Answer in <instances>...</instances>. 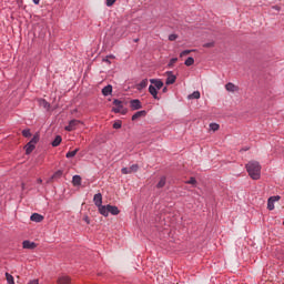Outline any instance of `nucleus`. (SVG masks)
Instances as JSON below:
<instances>
[{
    "label": "nucleus",
    "instance_id": "obj_10",
    "mask_svg": "<svg viewBox=\"0 0 284 284\" xmlns=\"http://www.w3.org/2000/svg\"><path fill=\"white\" fill-rule=\"evenodd\" d=\"M23 250H34L37 247V243L30 242L29 240H24L22 242Z\"/></svg>",
    "mask_w": 284,
    "mask_h": 284
},
{
    "label": "nucleus",
    "instance_id": "obj_19",
    "mask_svg": "<svg viewBox=\"0 0 284 284\" xmlns=\"http://www.w3.org/2000/svg\"><path fill=\"white\" fill-rule=\"evenodd\" d=\"M58 284H70V276L62 275L58 278Z\"/></svg>",
    "mask_w": 284,
    "mask_h": 284
},
{
    "label": "nucleus",
    "instance_id": "obj_9",
    "mask_svg": "<svg viewBox=\"0 0 284 284\" xmlns=\"http://www.w3.org/2000/svg\"><path fill=\"white\" fill-rule=\"evenodd\" d=\"M93 203L97 207H101V205H103V195L101 193H97L93 196Z\"/></svg>",
    "mask_w": 284,
    "mask_h": 284
},
{
    "label": "nucleus",
    "instance_id": "obj_32",
    "mask_svg": "<svg viewBox=\"0 0 284 284\" xmlns=\"http://www.w3.org/2000/svg\"><path fill=\"white\" fill-rule=\"evenodd\" d=\"M114 3H116V0H106L105 1L106 8H112V6H114Z\"/></svg>",
    "mask_w": 284,
    "mask_h": 284
},
{
    "label": "nucleus",
    "instance_id": "obj_12",
    "mask_svg": "<svg viewBox=\"0 0 284 284\" xmlns=\"http://www.w3.org/2000/svg\"><path fill=\"white\" fill-rule=\"evenodd\" d=\"M98 210L102 216H110L108 204L98 206Z\"/></svg>",
    "mask_w": 284,
    "mask_h": 284
},
{
    "label": "nucleus",
    "instance_id": "obj_20",
    "mask_svg": "<svg viewBox=\"0 0 284 284\" xmlns=\"http://www.w3.org/2000/svg\"><path fill=\"white\" fill-rule=\"evenodd\" d=\"M78 152H79V149H75V150H73V151H69V152L65 154V156H67V159H74V156H77Z\"/></svg>",
    "mask_w": 284,
    "mask_h": 284
},
{
    "label": "nucleus",
    "instance_id": "obj_14",
    "mask_svg": "<svg viewBox=\"0 0 284 284\" xmlns=\"http://www.w3.org/2000/svg\"><path fill=\"white\" fill-rule=\"evenodd\" d=\"M30 221H33V223H41V221H43V215H41L39 213H33L30 216Z\"/></svg>",
    "mask_w": 284,
    "mask_h": 284
},
{
    "label": "nucleus",
    "instance_id": "obj_33",
    "mask_svg": "<svg viewBox=\"0 0 284 284\" xmlns=\"http://www.w3.org/2000/svg\"><path fill=\"white\" fill-rule=\"evenodd\" d=\"M176 61H179V58H172L169 62V68H172V65H174V63H176Z\"/></svg>",
    "mask_w": 284,
    "mask_h": 284
},
{
    "label": "nucleus",
    "instance_id": "obj_44",
    "mask_svg": "<svg viewBox=\"0 0 284 284\" xmlns=\"http://www.w3.org/2000/svg\"><path fill=\"white\" fill-rule=\"evenodd\" d=\"M37 183H43V180H42L41 178H39V179L37 180Z\"/></svg>",
    "mask_w": 284,
    "mask_h": 284
},
{
    "label": "nucleus",
    "instance_id": "obj_7",
    "mask_svg": "<svg viewBox=\"0 0 284 284\" xmlns=\"http://www.w3.org/2000/svg\"><path fill=\"white\" fill-rule=\"evenodd\" d=\"M166 75H168V78H166L165 84L174 85V83H176V75H174V73L172 71H168Z\"/></svg>",
    "mask_w": 284,
    "mask_h": 284
},
{
    "label": "nucleus",
    "instance_id": "obj_15",
    "mask_svg": "<svg viewBox=\"0 0 284 284\" xmlns=\"http://www.w3.org/2000/svg\"><path fill=\"white\" fill-rule=\"evenodd\" d=\"M148 112L145 110L138 111L132 115V121H136L138 119H141V116H145Z\"/></svg>",
    "mask_w": 284,
    "mask_h": 284
},
{
    "label": "nucleus",
    "instance_id": "obj_5",
    "mask_svg": "<svg viewBox=\"0 0 284 284\" xmlns=\"http://www.w3.org/2000/svg\"><path fill=\"white\" fill-rule=\"evenodd\" d=\"M81 123L80 120H71L69 124L64 128L67 132H74L77 130L78 125Z\"/></svg>",
    "mask_w": 284,
    "mask_h": 284
},
{
    "label": "nucleus",
    "instance_id": "obj_37",
    "mask_svg": "<svg viewBox=\"0 0 284 284\" xmlns=\"http://www.w3.org/2000/svg\"><path fill=\"white\" fill-rule=\"evenodd\" d=\"M176 39H179V36L172 33L169 36V41H176Z\"/></svg>",
    "mask_w": 284,
    "mask_h": 284
},
{
    "label": "nucleus",
    "instance_id": "obj_11",
    "mask_svg": "<svg viewBox=\"0 0 284 284\" xmlns=\"http://www.w3.org/2000/svg\"><path fill=\"white\" fill-rule=\"evenodd\" d=\"M108 207H109V214H112V216H119V214L121 213L118 206L108 204Z\"/></svg>",
    "mask_w": 284,
    "mask_h": 284
},
{
    "label": "nucleus",
    "instance_id": "obj_6",
    "mask_svg": "<svg viewBox=\"0 0 284 284\" xmlns=\"http://www.w3.org/2000/svg\"><path fill=\"white\" fill-rule=\"evenodd\" d=\"M281 201V196L280 195H275V196H271L267 200V210H270V212H272V210H274V204Z\"/></svg>",
    "mask_w": 284,
    "mask_h": 284
},
{
    "label": "nucleus",
    "instance_id": "obj_42",
    "mask_svg": "<svg viewBox=\"0 0 284 284\" xmlns=\"http://www.w3.org/2000/svg\"><path fill=\"white\" fill-rule=\"evenodd\" d=\"M273 9H274V10H277V12H278V10H281V7L274 6Z\"/></svg>",
    "mask_w": 284,
    "mask_h": 284
},
{
    "label": "nucleus",
    "instance_id": "obj_23",
    "mask_svg": "<svg viewBox=\"0 0 284 284\" xmlns=\"http://www.w3.org/2000/svg\"><path fill=\"white\" fill-rule=\"evenodd\" d=\"M148 88V79L142 80L139 84H138V90H143Z\"/></svg>",
    "mask_w": 284,
    "mask_h": 284
},
{
    "label": "nucleus",
    "instance_id": "obj_18",
    "mask_svg": "<svg viewBox=\"0 0 284 284\" xmlns=\"http://www.w3.org/2000/svg\"><path fill=\"white\" fill-rule=\"evenodd\" d=\"M62 141H63V139L61 138V135H57L51 143L52 148H59V145H61Z\"/></svg>",
    "mask_w": 284,
    "mask_h": 284
},
{
    "label": "nucleus",
    "instance_id": "obj_41",
    "mask_svg": "<svg viewBox=\"0 0 284 284\" xmlns=\"http://www.w3.org/2000/svg\"><path fill=\"white\" fill-rule=\"evenodd\" d=\"M34 6H39V3H41V0H32Z\"/></svg>",
    "mask_w": 284,
    "mask_h": 284
},
{
    "label": "nucleus",
    "instance_id": "obj_25",
    "mask_svg": "<svg viewBox=\"0 0 284 284\" xmlns=\"http://www.w3.org/2000/svg\"><path fill=\"white\" fill-rule=\"evenodd\" d=\"M72 183H73V185H81V178H80V175H73Z\"/></svg>",
    "mask_w": 284,
    "mask_h": 284
},
{
    "label": "nucleus",
    "instance_id": "obj_35",
    "mask_svg": "<svg viewBox=\"0 0 284 284\" xmlns=\"http://www.w3.org/2000/svg\"><path fill=\"white\" fill-rule=\"evenodd\" d=\"M186 183H187L189 185H196V179H195V178H190V180L186 181Z\"/></svg>",
    "mask_w": 284,
    "mask_h": 284
},
{
    "label": "nucleus",
    "instance_id": "obj_40",
    "mask_svg": "<svg viewBox=\"0 0 284 284\" xmlns=\"http://www.w3.org/2000/svg\"><path fill=\"white\" fill-rule=\"evenodd\" d=\"M28 284H39V280H32Z\"/></svg>",
    "mask_w": 284,
    "mask_h": 284
},
{
    "label": "nucleus",
    "instance_id": "obj_46",
    "mask_svg": "<svg viewBox=\"0 0 284 284\" xmlns=\"http://www.w3.org/2000/svg\"><path fill=\"white\" fill-rule=\"evenodd\" d=\"M162 92H168V87H164V88L162 89Z\"/></svg>",
    "mask_w": 284,
    "mask_h": 284
},
{
    "label": "nucleus",
    "instance_id": "obj_17",
    "mask_svg": "<svg viewBox=\"0 0 284 284\" xmlns=\"http://www.w3.org/2000/svg\"><path fill=\"white\" fill-rule=\"evenodd\" d=\"M102 94L103 97H110V94H112V85L108 84L106 87H104L102 89Z\"/></svg>",
    "mask_w": 284,
    "mask_h": 284
},
{
    "label": "nucleus",
    "instance_id": "obj_30",
    "mask_svg": "<svg viewBox=\"0 0 284 284\" xmlns=\"http://www.w3.org/2000/svg\"><path fill=\"white\" fill-rule=\"evenodd\" d=\"M61 176H63V171L59 170L53 173L52 179H61Z\"/></svg>",
    "mask_w": 284,
    "mask_h": 284
},
{
    "label": "nucleus",
    "instance_id": "obj_27",
    "mask_svg": "<svg viewBox=\"0 0 284 284\" xmlns=\"http://www.w3.org/2000/svg\"><path fill=\"white\" fill-rule=\"evenodd\" d=\"M122 125H123V122H121V120H118L113 123V129L121 130Z\"/></svg>",
    "mask_w": 284,
    "mask_h": 284
},
{
    "label": "nucleus",
    "instance_id": "obj_43",
    "mask_svg": "<svg viewBox=\"0 0 284 284\" xmlns=\"http://www.w3.org/2000/svg\"><path fill=\"white\" fill-rule=\"evenodd\" d=\"M84 221H85V223H87L88 225H90V219L84 217Z\"/></svg>",
    "mask_w": 284,
    "mask_h": 284
},
{
    "label": "nucleus",
    "instance_id": "obj_1",
    "mask_svg": "<svg viewBox=\"0 0 284 284\" xmlns=\"http://www.w3.org/2000/svg\"><path fill=\"white\" fill-rule=\"evenodd\" d=\"M245 169L253 181H258V179H261V163L251 161L245 165Z\"/></svg>",
    "mask_w": 284,
    "mask_h": 284
},
{
    "label": "nucleus",
    "instance_id": "obj_2",
    "mask_svg": "<svg viewBox=\"0 0 284 284\" xmlns=\"http://www.w3.org/2000/svg\"><path fill=\"white\" fill-rule=\"evenodd\" d=\"M150 85H149V93L151 94V97H153V99H155L156 101H160L161 98L159 97V90H161V88H163V80L161 79H150Z\"/></svg>",
    "mask_w": 284,
    "mask_h": 284
},
{
    "label": "nucleus",
    "instance_id": "obj_24",
    "mask_svg": "<svg viewBox=\"0 0 284 284\" xmlns=\"http://www.w3.org/2000/svg\"><path fill=\"white\" fill-rule=\"evenodd\" d=\"M187 99H201V92L194 91L192 94H189Z\"/></svg>",
    "mask_w": 284,
    "mask_h": 284
},
{
    "label": "nucleus",
    "instance_id": "obj_4",
    "mask_svg": "<svg viewBox=\"0 0 284 284\" xmlns=\"http://www.w3.org/2000/svg\"><path fill=\"white\" fill-rule=\"evenodd\" d=\"M37 143H39V134L33 135L31 141L26 144V154H32V152H34V149L37 148Z\"/></svg>",
    "mask_w": 284,
    "mask_h": 284
},
{
    "label": "nucleus",
    "instance_id": "obj_22",
    "mask_svg": "<svg viewBox=\"0 0 284 284\" xmlns=\"http://www.w3.org/2000/svg\"><path fill=\"white\" fill-rule=\"evenodd\" d=\"M4 276H6V280H7L8 284H16L14 283V276H12V274L6 273Z\"/></svg>",
    "mask_w": 284,
    "mask_h": 284
},
{
    "label": "nucleus",
    "instance_id": "obj_13",
    "mask_svg": "<svg viewBox=\"0 0 284 284\" xmlns=\"http://www.w3.org/2000/svg\"><path fill=\"white\" fill-rule=\"evenodd\" d=\"M38 103H39V105H40L41 108H43L44 110L50 111L51 105H50V102H48V100H45V99H39V100H38Z\"/></svg>",
    "mask_w": 284,
    "mask_h": 284
},
{
    "label": "nucleus",
    "instance_id": "obj_16",
    "mask_svg": "<svg viewBox=\"0 0 284 284\" xmlns=\"http://www.w3.org/2000/svg\"><path fill=\"white\" fill-rule=\"evenodd\" d=\"M225 90L227 92H236L239 90V87H236L234 83L229 82L225 84Z\"/></svg>",
    "mask_w": 284,
    "mask_h": 284
},
{
    "label": "nucleus",
    "instance_id": "obj_3",
    "mask_svg": "<svg viewBox=\"0 0 284 284\" xmlns=\"http://www.w3.org/2000/svg\"><path fill=\"white\" fill-rule=\"evenodd\" d=\"M113 108H112V112H114V114H128V109H125V106H123V101L121 100H113Z\"/></svg>",
    "mask_w": 284,
    "mask_h": 284
},
{
    "label": "nucleus",
    "instance_id": "obj_26",
    "mask_svg": "<svg viewBox=\"0 0 284 284\" xmlns=\"http://www.w3.org/2000/svg\"><path fill=\"white\" fill-rule=\"evenodd\" d=\"M184 65H186L187 68H190V65H194V58L189 57V58L184 61Z\"/></svg>",
    "mask_w": 284,
    "mask_h": 284
},
{
    "label": "nucleus",
    "instance_id": "obj_28",
    "mask_svg": "<svg viewBox=\"0 0 284 284\" xmlns=\"http://www.w3.org/2000/svg\"><path fill=\"white\" fill-rule=\"evenodd\" d=\"M221 126L217 123H211L210 124V130H212L213 132L219 131Z\"/></svg>",
    "mask_w": 284,
    "mask_h": 284
},
{
    "label": "nucleus",
    "instance_id": "obj_21",
    "mask_svg": "<svg viewBox=\"0 0 284 284\" xmlns=\"http://www.w3.org/2000/svg\"><path fill=\"white\" fill-rule=\"evenodd\" d=\"M165 183H166V179H165V176H162V178L160 179V181L158 182L156 187H158L159 190H161V187H165Z\"/></svg>",
    "mask_w": 284,
    "mask_h": 284
},
{
    "label": "nucleus",
    "instance_id": "obj_39",
    "mask_svg": "<svg viewBox=\"0 0 284 284\" xmlns=\"http://www.w3.org/2000/svg\"><path fill=\"white\" fill-rule=\"evenodd\" d=\"M204 48H214V42L205 43Z\"/></svg>",
    "mask_w": 284,
    "mask_h": 284
},
{
    "label": "nucleus",
    "instance_id": "obj_8",
    "mask_svg": "<svg viewBox=\"0 0 284 284\" xmlns=\"http://www.w3.org/2000/svg\"><path fill=\"white\" fill-rule=\"evenodd\" d=\"M130 108L131 110H141L143 108V104L141 103V100L134 99L130 101Z\"/></svg>",
    "mask_w": 284,
    "mask_h": 284
},
{
    "label": "nucleus",
    "instance_id": "obj_29",
    "mask_svg": "<svg viewBox=\"0 0 284 284\" xmlns=\"http://www.w3.org/2000/svg\"><path fill=\"white\" fill-rule=\"evenodd\" d=\"M22 136H24L26 139L32 136V133L30 132V129H26L22 131Z\"/></svg>",
    "mask_w": 284,
    "mask_h": 284
},
{
    "label": "nucleus",
    "instance_id": "obj_31",
    "mask_svg": "<svg viewBox=\"0 0 284 284\" xmlns=\"http://www.w3.org/2000/svg\"><path fill=\"white\" fill-rule=\"evenodd\" d=\"M191 52H195V50H184L180 53V57L183 58V57H187V54H190Z\"/></svg>",
    "mask_w": 284,
    "mask_h": 284
},
{
    "label": "nucleus",
    "instance_id": "obj_45",
    "mask_svg": "<svg viewBox=\"0 0 284 284\" xmlns=\"http://www.w3.org/2000/svg\"><path fill=\"white\" fill-rule=\"evenodd\" d=\"M134 43H139V38L133 39Z\"/></svg>",
    "mask_w": 284,
    "mask_h": 284
},
{
    "label": "nucleus",
    "instance_id": "obj_38",
    "mask_svg": "<svg viewBox=\"0 0 284 284\" xmlns=\"http://www.w3.org/2000/svg\"><path fill=\"white\" fill-rule=\"evenodd\" d=\"M110 59H114V55H106L104 59H103V61H104V63H111L110 62Z\"/></svg>",
    "mask_w": 284,
    "mask_h": 284
},
{
    "label": "nucleus",
    "instance_id": "obj_36",
    "mask_svg": "<svg viewBox=\"0 0 284 284\" xmlns=\"http://www.w3.org/2000/svg\"><path fill=\"white\" fill-rule=\"evenodd\" d=\"M121 172H122V174H132V170H130L128 168H122Z\"/></svg>",
    "mask_w": 284,
    "mask_h": 284
},
{
    "label": "nucleus",
    "instance_id": "obj_34",
    "mask_svg": "<svg viewBox=\"0 0 284 284\" xmlns=\"http://www.w3.org/2000/svg\"><path fill=\"white\" fill-rule=\"evenodd\" d=\"M129 170H131V173H132V172H138V170H139V164H133V165H131V166L129 168Z\"/></svg>",
    "mask_w": 284,
    "mask_h": 284
}]
</instances>
